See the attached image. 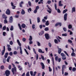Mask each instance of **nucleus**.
I'll return each mask as SVG.
<instances>
[{"mask_svg":"<svg viewBox=\"0 0 76 76\" xmlns=\"http://www.w3.org/2000/svg\"><path fill=\"white\" fill-rule=\"evenodd\" d=\"M57 12L58 13H61V11H60V10L59 9H57Z\"/></svg>","mask_w":76,"mask_h":76,"instance_id":"57","label":"nucleus"},{"mask_svg":"<svg viewBox=\"0 0 76 76\" xmlns=\"http://www.w3.org/2000/svg\"><path fill=\"white\" fill-rule=\"evenodd\" d=\"M26 76H30L29 72H28L26 74Z\"/></svg>","mask_w":76,"mask_h":76,"instance_id":"49","label":"nucleus"},{"mask_svg":"<svg viewBox=\"0 0 76 76\" xmlns=\"http://www.w3.org/2000/svg\"><path fill=\"white\" fill-rule=\"evenodd\" d=\"M10 71L8 70H7L5 71V75L6 76H8L10 75Z\"/></svg>","mask_w":76,"mask_h":76,"instance_id":"3","label":"nucleus"},{"mask_svg":"<svg viewBox=\"0 0 76 76\" xmlns=\"http://www.w3.org/2000/svg\"><path fill=\"white\" fill-rule=\"evenodd\" d=\"M67 9H66L65 10H64L63 11V14H64V13H66V12H67Z\"/></svg>","mask_w":76,"mask_h":76,"instance_id":"29","label":"nucleus"},{"mask_svg":"<svg viewBox=\"0 0 76 76\" xmlns=\"http://www.w3.org/2000/svg\"><path fill=\"white\" fill-rule=\"evenodd\" d=\"M27 63H28L29 67H31V65H29V62H25V65H27Z\"/></svg>","mask_w":76,"mask_h":76,"instance_id":"25","label":"nucleus"},{"mask_svg":"<svg viewBox=\"0 0 76 76\" xmlns=\"http://www.w3.org/2000/svg\"><path fill=\"white\" fill-rule=\"evenodd\" d=\"M17 41L19 45V46L20 47V46H21V44L20 42V41H19V39H17Z\"/></svg>","mask_w":76,"mask_h":76,"instance_id":"12","label":"nucleus"},{"mask_svg":"<svg viewBox=\"0 0 76 76\" xmlns=\"http://www.w3.org/2000/svg\"><path fill=\"white\" fill-rule=\"evenodd\" d=\"M14 54H15V55H16L17 54H18V52L16 51H15L13 52Z\"/></svg>","mask_w":76,"mask_h":76,"instance_id":"51","label":"nucleus"},{"mask_svg":"<svg viewBox=\"0 0 76 76\" xmlns=\"http://www.w3.org/2000/svg\"><path fill=\"white\" fill-rule=\"evenodd\" d=\"M21 13L22 15H24L25 13V12L23 10H22V11H21Z\"/></svg>","mask_w":76,"mask_h":76,"instance_id":"19","label":"nucleus"},{"mask_svg":"<svg viewBox=\"0 0 76 76\" xmlns=\"http://www.w3.org/2000/svg\"><path fill=\"white\" fill-rule=\"evenodd\" d=\"M7 49L9 51H12V48H11L10 47H8Z\"/></svg>","mask_w":76,"mask_h":76,"instance_id":"24","label":"nucleus"},{"mask_svg":"<svg viewBox=\"0 0 76 76\" xmlns=\"http://www.w3.org/2000/svg\"><path fill=\"white\" fill-rule=\"evenodd\" d=\"M71 56H73V57H75V53H72L71 54Z\"/></svg>","mask_w":76,"mask_h":76,"instance_id":"40","label":"nucleus"},{"mask_svg":"<svg viewBox=\"0 0 76 76\" xmlns=\"http://www.w3.org/2000/svg\"><path fill=\"white\" fill-rule=\"evenodd\" d=\"M44 34V31H41V33H40H40H39V35H42V34Z\"/></svg>","mask_w":76,"mask_h":76,"instance_id":"35","label":"nucleus"},{"mask_svg":"<svg viewBox=\"0 0 76 76\" xmlns=\"http://www.w3.org/2000/svg\"><path fill=\"white\" fill-rule=\"evenodd\" d=\"M40 43H39V42H37V45L38 46H40Z\"/></svg>","mask_w":76,"mask_h":76,"instance_id":"64","label":"nucleus"},{"mask_svg":"<svg viewBox=\"0 0 76 76\" xmlns=\"http://www.w3.org/2000/svg\"><path fill=\"white\" fill-rule=\"evenodd\" d=\"M72 70L73 72H75V71H76V69L75 67H73Z\"/></svg>","mask_w":76,"mask_h":76,"instance_id":"50","label":"nucleus"},{"mask_svg":"<svg viewBox=\"0 0 76 76\" xmlns=\"http://www.w3.org/2000/svg\"><path fill=\"white\" fill-rule=\"evenodd\" d=\"M72 28V26L71 25H69L68 26V28L69 29H71Z\"/></svg>","mask_w":76,"mask_h":76,"instance_id":"31","label":"nucleus"},{"mask_svg":"<svg viewBox=\"0 0 76 76\" xmlns=\"http://www.w3.org/2000/svg\"><path fill=\"white\" fill-rule=\"evenodd\" d=\"M10 45H13V42L12 41H10Z\"/></svg>","mask_w":76,"mask_h":76,"instance_id":"63","label":"nucleus"},{"mask_svg":"<svg viewBox=\"0 0 76 76\" xmlns=\"http://www.w3.org/2000/svg\"><path fill=\"white\" fill-rule=\"evenodd\" d=\"M24 50L27 54V55H28V54H29V53H28V51H27V50H26V49H25Z\"/></svg>","mask_w":76,"mask_h":76,"instance_id":"46","label":"nucleus"},{"mask_svg":"<svg viewBox=\"0 0 76 76\" xmlns=\"http://www.w3.org/2000/svg\"><path fill=\"white\" fill-rule=\"evenodd\" d=\"M45 36L46 39H48V38H49V35L48 34H45Z\"/></svg>","mask_w":76,"mask_h":76,"instance_id":"7","label":"nucleus"},{"mask_svg":"<svg viewBox=\"0 0 76 76\" xmlns=\"http://www.w3.org/2000/svg\"><path fill=\"white\" fill-rule=\"evenodd\" d=\"M54 42L56 44H58V41H57V40L56 39H55Z\"/></svg>","mask_w":76,"mask_h":76,"instance_id":"38","label":"nucleus"},{"mask_svg":"<svg viewBox=\"0 0 76 76\" xmlns=\"http://www.w3.org/2000/svg\"><path fill=\"white\" fill-rule=\"evenodd\" d=\"M64 53L67 56H69V55H68V53H67V52L66 51H64Z\"/></svg>","mask_w":76,"mask_h":76,"instance_id":"48","label":"nucleus"},{"mask_svg":"<svg viewBox=\"0 0 76 76\" xmlns=\"http://www.w3.org/2000/svg\"><path fill=\"white\" fill-rule=\"evenodd\" d=\"M29 41H32V37L31 36H30V38L29 39Z\"/></svg>","mask_w":76,"mask_h":76,"instance_id":"27","label":"nucleus"},{"mask_svg":"<svg viewBox=\"0 0 76 76\" xmlns=\"http://www.w3.org/2000/svg\"><path fill=\"white\" fill-rule=\"evenodd\" d=\"M59 6H62L63 4H61V1H59L58 3Z\"/></svg>","mask_w":76,"mask_h":76,"instance_id":"14","label":"nucleus"},{"mask_svg":"<svg viewBox=\"0 0 76 76\" xmlns=\"http://www.w3.org/2000/svg\"><path fill=\"white\" fill-rule=\"evenodd\" d=\"M58 56H56L55 57V60L56 61H57L58 60Z\"/></svg>","mask_w":76,"mask_h":76,"instance_id":"61","label":"nucleus"},{"mask_svg":"<svg viewBox=\"0 0 76 76\" xmlns=\"http://www.w3.org/2000/svg\"><path fill=\"white\" fill-rule=\"evenodd\" d=\"M2 17L3 18H4L5 19H7V17L6 16V15H5V14H3L2 15Z\"/></svg>","mask_w":76,"mask_h":76,"instance_id":"11","label":"nucleus"},{"mask_svg":"<svg viewBox=\"0 0 76 76\" xmlns=\"http://www.w3.org/2000/svg\"><path fill=\"white\" fill-rule=\"evenodd\" d=\"M11 6L12 7L13 9H15V7H16L15 6H14L13 4V3L11 2Z\"/></svg>","mask_w":76,"mask_h":76,"instance_id":"16","label":"nucleus"},{"mask_svg":"<svg viewBox=\"0 0 76 76\" xmlns=\"http://www.w3.org/2000/svg\"><path fill=\"white\" fill-rule=\"evenodd\" d=\"M68 42H69L70 43H72V42H73L70 39L68 40Z\"/></svg>","mask_w":76,"mask_h":76,"instance_id":"55","label":"nucleus"},{"mask_svg":"<svg viewBox=\"0 0 76 76\" xmlns=\"http://www.w3.org/2000/svg\"><path fill=\"white\" fill-rule=\"evenodd\" d=\"M12 64L14 68L12 69V72L13 75H14V74L16 72L17 70H16V68L15 67V65L13 64Z\"/></svg>","mask_w":76,"mask_h":76,"instance_id":"1","label":"nucleus"},{"mask_svg":"<svg viewBox=\"0 0 76 76\" xmlns=\"http://www.w3.org/2000/svg\"><path fill=\"white\" fill-rule=\"evenodd\" d=\"M21 27L23 28H25L26 27V25L25 24H23L21 25Z\"/></svg>","mask_w":76,"mask_h":76,"instance_id":"18","label":"nucleus"},{"mask_svg":"<svg viewBox=\"0 0 76 76\" xmlns=\"http://www.w3.org/2000/svg\"><path fill=\"white\" fill-rule=\"evenodd\" d=\"M49 72H51L52 71V69L50 67V66L48 67Z\"/></svg>","mask_w":76,"mask_h":76,"instance_id":"47","label":"nucleus"},{"mask_svg":"<svg viewBox=\"0 0 76 76\" xmlns=\"http://www.w3.org/2000/svg\"><path fill=\"white\" fill-rule=\"evenodd\" d=\"M35 57L36 58V60H37L38 59V55L37 54H36Z\"/></svg>","mask_w":76,"mask_h":76,"instance_id":"28","label":"nucleus"},{"mask_svg":"<svg viewBox=\"0 0 76 76\" xmlns=\"http://www.w3.org/2000/svg\"><path fill=\"white\" fill-rule=\"evenodd\" d=\"M30 73L31 76H35V75H36V74H37V72L36 71L34 72L33 74V72L32 71H30Z\"/></svg>","mask_w":76,"mask_h":76,"instance_id":"2","label":"nucleus"},{"mask_svg":"<svg viewBox=\"0 0 76 76\" xmlns=\"http://www.w3.org/2000/svg\"><path fill=\"white\" fill-rule=\"evenodd\" d=\"M48 30H49V29L48 28V27L45 28V31H48Z\"/></svg>","mask_w":76,"mask_h":76,"instance_id":"36","label":"nucleus"},{"mask_svg":"<svg viewBox=\"0 0 76 76\" xmlns=\"http://www.w3.org/2000/svg\"><path fill=\"white\" fill-rule=\"evenodd\" d=\"M23 2L21 1V3H20V7H22V4H23Z\"/></svg>","mask_w":76,"mask_h":76,"instance_id":"32","label":"nucleus"},{"mask_svg":"<svg viewBox=\"0 0 76 76\" xmlns=\"http://www.w3.org/2000/svg\"><path fill=\"white\" fill-rule=\"evenodd\" d=\"M37 21L38 23H39L40 22V18L39 17H38L37 18Z\"/></svg>","mask_w":76,"mask_h":76,"instance_id":"20","label":"nucleus"},{"mask_svg":"<svg viewBox=\"0 0 76 76\" xmlns=\"http://www.w3.org/2000/svg\"><path fill=\"white\" fill-rule=\"evenodd\" d=\"M61 52V48H59L58 49V53L59 54H60Z\"/></svg>","mask_w":76,"mask_h":76,"instance_id":"21","label":"nucleus"},{"mask_svg":"<svg viewBox=\"0 0 76 76\" xmlns=\"http://www.w3.org/2000/svg\"><path fill=\"white\" fill-rule=\"evenodd\" d=\"M33 50L34 53L36 54H37V53H36V51H35V49H34V48H33Z\"/></svg>","mask_w":76,"mask_h":76,"instance_id":"52","label":"nucleus"},{"mask_svg":"<svg viewBox=\"0 0 76 76\" xmlns=\"http://www.w3.org/2000/svg\"><path fill=\"white\" fill-rule=\"evenodd\" d=\"M6 29V26H4L2 28L3 30H5Z\"/></svg>","mask_w":76,"mask_h":76,"instance_id":"45","label":"nucleus"},{"mask_svg":"<svg viewBox=\"0 0 76 76\" xmlns=\"http://www.w3.org/2000/svg\"><path fill=\"white\" fill-rule=\"evenodd\" d=\"M28 4L29 6H31V2H30V1H29L28 2Z\"/></svg>","mask_w":76,"mask_h":76,"instance_id":"60","label":"nucleus"},{"mask_svg":"<svg viewBox=\"0 0 76 76\" xmlns=\"http://www.w3.org/2000/svg\"><path fill=\"white\" fill-rule=\"evenodd\" d=\"M64 69H66V66L65 65H63L62 66V70H64Z\"/></svg>","mask_w":76,"mask_h":76,"instance_id":"13","label":"nucleus"},{"mask_svg":"<svg viewBox=\"0 0 76 76\" xmlns=\"http://www.w3.org/2000/svg\"><path fill=\"white\" fill-rule=\"evenodd\" d=\"M38 51L39 53H44V52L42 51V50L40 49H39Z\"/></svg>","mask_w":76,"mask_h":76,"instance_id":"15","label":"nucleus"},{"mask_svg":"<svg viewBox=\"0 0 76 76\" xmlns=\"http://www.w3.org/2000/svg\"><path fill=\"white\" fill-rule=\"evenodd\" d=\"M35 25H34V24L32 26V28L33 29H35Z\"/></svg>","mask_w":76,"mask_h":76,"instance_id":"59","label":"nucleus"},{"mask_svg":"<svg viewBox=\"0 0 76 76\" xmlns=\"http://www.w3.org/2000/svg\"><path fill=\"white\" fill-rule=\"evenodd\" d=\"M54 7L56 10H57V4L56 3L54 4Z\"/></svg>","mask_w":76,"mask_h":76,"instance_id":"33","label":"nucleus"},{"mask_svg":"<svg viewBox=\"0 0 76 76\" xmlns=\"http://www.w3.org/2000/svg\"><path fill=\"white\" fill-rule=\"evenodd\" d=\"M4 52H5V50H2V55H3L4 54Z\"/></svg>","mask_w":76,"mask_h":76,"instance_id":"53","label":"nucleus"},{"mask_svg":"<svg viewBox=\"0 0 76 76\" xmlns=\"http://www.w3.org/2000/svg\"><path fill=\"white\" fill-rule=\"evenodd\" d=\"M10 31H13V26H11V28H10Z\"/></svg>","mask_w":76,"mask_h":76,"instance_id":"39","label":"nucleus"},{"mask_svg":"<svg viewBox=\"0 0 76 76\" xmlns=\"http://www.w3.org/2000/svg\"><path fill=\"white\" fill-rule=\"evenodd\" d=\"M18 26L19 27L20 29V30H22V28L21 27V26H20V24H18Z\"/></svg>","mask_w":76,"mask_h":76,"instance_id":"34","label":"nucleus"},{"mask_svg":"<svg viewBox=\"0 0 76 76\" xmlns=\"http://www.w3.org/2000/svg\"><path fill=\"white\" fill-rule=\"evenodd\" d=\"M9 54L10 56H12L13 55V53H12V52H11L9 53Z\"/></svg>","mask_w":76,"mask_h":76,"instance_id":"44","label":"nucleus"},{"mask_svg":"<svg viewBox=\"0 0 76 76\" xmlns=\"http://www.w3.org/2000/svg\"><path fill=\"white\" fill-rule=\"evenodd\" d=\"M67 14L65 13L64 15V20H67Z\"/></svg>","mask_w":76,"mask_h":76,"instance_id":"6","label":"nucleus"},{"mask_svg":"<svg viewBox=\"0 0 76 76\" xmlns=\"http://www.w3.org/2000/svg\"><path fill=\"white\" fill-rule=\"evenodd\" d=\"M40 64L42 66V69H44L45 68V65H44V63H43L42 62H41L40 63Z\"/></svg>","mask_w":76,"mask_h":76,"instance_id":"5","label":"nucleus"},{"mask_svg":"<svg viewBox=\"0 0 76 76\" xmlns=\"http://www.w3.org/2000/svg\"><path fill=\"white\" fill-rule=\"evenodd\" d=\"M73 12H75V7H73L72 8V13H73Z\"/></svg>","mask_w":76,"mask_h":76,"instance_id":"26","label":"nucleus"},{"mask_svg":"<svg viewBox=\"0 0 76 76\" xmlns=\"http://www.w3.org/2000/svg\"><path fill=\"white\" fill-rule=\"evenodd\" d=\"M60 25V26H61V23H57L55 25V26H57L58 25Z\"/></svg>","mask_w":76,"mask_h":76,"instance_id":"10","label":"nucleus"},{"mask_svg":"<svg viewBox=\"0 0 76 76\" xmlns=\"http://www.w3.org/2000/svg\"><path fill=\"white\" fill-rule=\"evenodd\" d=\"M67 35V34L66 33L62 34V36H64V37H66Z\"/></svg>","mask_w":76,"mask_h":76,"instance_id":"42","label":"nucleus"},{"mask_svg":"<svg viewBox=\"0 0 76 76\" xmlns=\"http://www.w3.org/2000/svg\"><path fill=\"white\" fill-rule=\"evenodd\" d=\"M45 25L46 26H48L49 25V22L48 21H47L45 23Z\"/></svg>","mask_w":76,"mask_h":76,"instance_id":"22","label":"nucleus"},{"mask_svg":"<svg viewBox=\"0 0 76 76\" xmlns=\"http://www.w3.org/2000/svg\"><path fill=\"white\" fill-rule=\"evenodd\" d=\"M9 22L10 23H12V22H13V18L12 16L10 17Z\"/></svg>","mask_w":76,"mask_h":76,"instance_id":"9","label":"nucleus"},{"mask_svg":"<svg viewBox=\"0 0 76 76\" xmlns=\"http://www.w3.org/2000/svg\"><path fill=\"white\" fill-rule=\"evenodd\" d=\"M68 73L67 72H65L64 74V75L65 76H67V75H68Z\"/></svg>","mask_w":76,"mask_h":76,"instance_id":"62","label":"nucleus"},{"mask_svg":"<svg viewBox=\"0 0 76 76\" xmlns=\"http://www.w3.org/2000/svg\"><path fill=\"white\" fill-rule=\"evenodd\" d=\"M41 57L42 59V60H44V57L42 55H41Z\"/></svg>","mask_w":76,"mask_h":76,"instance_id":"41","label":"nucleus"},{"mask_svg":"<svg viewBox=\"0 0 76 76\" xmlns=\"http://www.w3.org/2000/svg\"><path fill=\"white\" fill-rule=\"evenodd\" d=\"M31 10H32V9L31 8H29V9H28V12L29 13V11L30 12L31 11Z\"/></svg>","mask_w":76,"mask_h":76,"instance_id":"58","label":"nucleus"},{"mask_svg":"<svg viewBox=\"0 0 76 76\" xmlns=\"http://www.w3.org/2000/svg\"><path fill=\"white\" fill-rule=\"evenodd\" d=\"M37 10L35 9L34 10V13H37Z\"/></svg>","mask_w":76,"mask_h":76,"instance_id":"54","label":"nucleus"},{"mask_svg":"<svg viewBox=\"0 0 76 76\" xmlns=\"http://www.w3.org/2000/svg\"><path fill=\"white\" fill-rule=\"evenodd\" d=\"M71 49L72 51V53H75V50L72 48H71Z\"/></svg>","mask_w":76,"mask_h":76,"instance_id":"56","label":"nucleus"},{"mask_svg":"<svg viewBox=\"0 0 76 76\" xmlns=\"http://www.w3.org/2000/svg\"><path fill=\"white\" fill-rule=\"evenodd\" d=\"M61 56H62V57L65 56V54H64L63 53H61Z\"/></svg>","mask_w":76,"mask_h":76,"instance_id":"37","label":"nucleus"},{"mask_svg":"<svg viewBox=\"0 0 76 76\" xmlns=\"http://www.w3.org/2000/svg\"><path fill=\"white\" fill-rule=\"evenodd\" d=\"M39 6H38L36 7V9H35L37 10H38V9H39Z\"/></svg>","mask_w":76,"mask_h":76,"instance_id":"43","label":"nucleus"},{"mask_svg":"<svg viewBox=\"0 0 76 76\" xmlns=\"http://www.w3.org/2000/svg\"><path fill=\"white\" fill-rule=\"evenodd\" d=\"M19 48H20V54H22L23 52H22V48L20 46L19 47Z\"/></svg>","mask_w":76,"mask_h":76,"instance_id":"17","label":"nucleus"},{"mask_svg":"<svg viewBox=\"0 0 76 76\" xmlns=\"http://www.w3.org/2000/svg\"><path fill=\"white\" fill-rule=\"evenodd\" d=\"M6 13L7 15H10V10L9 9H7L6 11Z\"/></svg>","mask_w":76,"mask_h":76,"instance_id":"4","label":"nucleus"},{"mask_svg":"<svg viewBox=\"0 0 76 76\" xmlns=\"http://www.w3.org/2000/svg\"><path fill=\"white\" fill-rule=\"evenodd\" d=\"M4 22L5 24H6V23H7L8 22L7 20V19H5L4 21Z\"/></svg>","mask_w":76,"mask_h":76,"instance_id":"23","label":"nucleus"},{"mask_svg":"<svg viewBox=\"0 0 76 76\" xmlns=\"http://www.w3.org/2000/svg\"><path fill=\"white\" fill-rule=\"evenodd\" d=\"M47 7H48V9L50 10H47V11H48V12H49V13H51V10L50 7H48V5H47Z\"/></svg>","mask_w":76,"mask_h":76,"instance_id":"8","label":"nucleus"},{"mask_svg":"<svg viewBox=\"0 0 76 76\" xmlns=\"http://www.w3.org/2000/svg\"><path fill=\"white\" fill-rule=\"evenodd\" d=\"M62 57L63 60H66V57L65 56H63Z\"/></svg>","mask_w":76,"mask_h":76,"instance_id":"30","label":"nucleus"}]
</instances>
